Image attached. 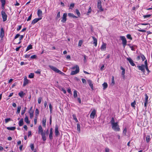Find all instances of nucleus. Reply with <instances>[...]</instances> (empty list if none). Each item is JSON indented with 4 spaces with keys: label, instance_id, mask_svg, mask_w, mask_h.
<instances>
[{
    "label": "nucleus",
    "instance_id": "774afa93",
    "mask_svg": "<svg viewBox=\"0 0 152 152\" xmlns=\"http://www.w3.org/2000/svg\"><path fill=\"white\" fill-rule=\"evenodd\" d=\"M105 152H109V149L107 148H105Z\"/></svg>",
    "mask_w": 152,
    "mask_h": 152
},
{
    "label": "nucleus",
    "instance_id": "13d9d810",
    "mask_svg": "<svg viewBox=\"0 0 152 152\" xmlns=\"http://www.w3.org/2000/svg\"><path fill=\"white\" fill-rule=\"evenodd\" d=\"M145 68L146 70L148 72V74L150 72V71H149V70L148 68V66H145Z\"/></svg>",
    "mask_w": 152,
    "mask_h": 152
},
{
    "label": "nucleus",
    "instance_id": "412c9836",
    "mask_svg": "<svg viewBox=\"0 0 152 152\" xmlns=\"http://www.w3.org/2000/svg\"><path fill=\"white\" fill-rule=\"evenodd\" d=\"M42 12L40 9L38 10L37 11V15L39 17H41L42 15Z\"/></svg>",
    "mask_w": 152,
    "mask_h": 152
},
{
    "label": "nucleus",
    "instance_id": "ddd939ff",
    "mask_svg": "<svg viewBox=\"0 0 152 152\" xmlns=\"http://www.w3.org/2000/svg\"><path fill=\"white\" fill-rule=\"evenodd\" d=\"M42 127L41 125H39L38 127V133L41 134L42 133H44Z\"/></svg>",
    "mask_w": 152,
    "mask_h": 152
},
{
    "label": "nucleus",
    "instance_id": "58836bf2",
    "mask_svg": "<svg viewBox=\"0 0 152 152\" xmlns=\"http://www.w3.org/2000/svg\"><path fill=\"white\" fill-rule=\"evenodd\" d=\"M140 56L142 60V61H144L145 59V57L142 54H140Z\"/></svg>",
    "mask_w": 152,
    "mask_h": 152
},
{
    "label": "nucleus",
    "instance_id": "20e7f679",
    "mask_svg": "<svg viewBox=\"0 0 152 152\" xmlns=\"http://www.w3.org/2000/svg\"><path fill=\"white\" fill-rule=\"evenodd\" d=\"M122 41V43L124 47H125L127 44V41L125 37L123 36L120 37Z\"/></svg>",
    "mask_w": 152,
    "mask_h": 152
},
{
    "label": "nucleus",
    "instance_id": "e2e57ef3",
    "mask_svg": "<svg viewBox=\"0 0 152 152\" xmlns=\"http://www.w3.org/2000/svg\"><path fill=\"white\" fill-rule=\"evenodd\" d=\"M82 82L84 83H86V80L84 79V78H82Z\"/></svg>",
    "mask_w": 152,
    "mask_h": 152
},
{
    "label": "nucleus",
    "instance_id": "ea45409f",
    "mask_svg": "<svg viewBox=\"0 0 152 152\" xmlns=\"http://www.w3.org/2000/svg\"><path fill=\"white\" fill-rule=\"evenodd\" d=\"M74 96L75 98L77 97V91L75 90L74 91Z\"/></svg>",
    "mask_w": 152,
    "mask_h": 152
},
{
    "label": "nucleus",
    "instance_id": "39448f33",
    "mask_svg": "<svg viewBox=\"0 0 152 152\" xmlns=\"http://www.w3.org/2000/svg\"><path fill=\"white\" fill-rule=\"evenodd\" d=\"M97 7L99 9L100 11H103V9L102 7V2L100 0H98Z\"/></svg>",
    "mask_w": 152,
    "mask_h": 152
},
{
    "label": "nucleus",
    "instance_id": "052dcab7",
    "mask_svg": "<svg viewBox=\"0 0 152 152\" xmlns=\"http://www.w3.org/2000/svg\"><path fill=\"white\" fill-rule=\"evenodd\" d=\"M42 98L41 97H39L38 99V103L39 104H40L41 102Z\"/></svg>",
    "mask_w": 152,
    "mask_h": 152
},
{
    "label": "nucleus",
    "instance_id": "a19ab883",
    "mask_svg": "<svg viewBox=\"0 0 152 152\" xmlns=\"http://www.w3.org/2000/svg\"><path fill=\"white\" fill-rule=\"evenodd\" d=\"M75 12L78 16H80V14L79 10L78 9H76L75 10Z\"/></svg>",
    "mask_w": 152,
    "mask_h": 152
},
{
    "label": "nucleus",
    "instance_id": "a878e982",
    "mask_svg": "<svg viewBox=\"0 0 152 152\" xmlns=\"http://www.w3.org/2000/svg\"><path fill=\"white\" fill-rule=\"evenodd\" d=\"M46 119L45 118H43L42 120V126L45 127L46 126Z\"/></svg>",
    "mask_w": 152,
    "mask_h": 152
},
{
    "label": "nucleus",
    "instance_id": "c756f323",
    "mask_svg": "<svg viewBox=\"0 0 152 152\" xmlns=\"http://www.w3.org/2000/svg\"><path fill=\"white\" fill-rule=\"evenodd\" d=\"M77 130L79 132H80V125L79 124H77Z\"/></svg>",
    "mask_w": 152,
    "mask_h": 152
},
{
    "label": "nucleus",
    "instance_id": "f3484780",
    "mask_svg": "<svg viewBox=\"0 0 152 152\" xmlns=\"http://www.w3.org/2000/svg\"><path fill=\"white\" fill-rule=\"evenodd\" d=\"M28 80L27 79L26 77L24 79L23 81V86H25L26 85L28 84Z\"/></svg>",
    "mask_w": 152,
    "mask_h": 152
},
{
    "label": "nucleus",
    "instance_id": "393cba45",
    "mask_svg": "<svg viewBox=\"0 0 152 152\" xmlns=\"http://www.w3.org/2000/svg\"><path fill=\"white\" fill-rule=\"evenodd\" d=\"M25 115L26 117L24 118V121L26 123L29 124L30 123V122L28 120V117L27 115H26V114H25Z\"/></svg>",
    "mask_w": 152,
    "mask_h": 152
},
{
    "label": "nucleus",
    "instance_id": "c85d7f7f",
    "mask_svg": "<svg viewBox=\"0 0 152 152\" xmlns=\"http://www.w3.org/2000/svg\"><path fill=\"white\" fill-rule=\"evenodd\" d=\"M18 95L21 97H22L25 95V93H24L23 91H21L18 93Z\"/></svg>",
    "mask_w": 152,
    "mask_h": 152
},
{
    "label": "nucleus",
    "instance_id": "37998d69",
    "mask_svg": "<svg viewBox=\"0 0 152 152\" xmlns=\"http://www.w3.org/2000/svg\"><path fill=\"white\" fill-rule=\"evenodd\" d=\"M39 114V111L38 109L37 108L35 111V115L37 117L38 115Z\"/></svg>",
    "mask_w": 152,
    "mask_h": 152
},
{
    "label": "nucleus",
    "instance_id": "b1692460",
    "mask_svg": "<svg viewBox=\"0 0 152 152\" xmlns=\"http://www.w3.org/2000/svg\"><path fill=\"white\" fill-rule=\"evenodd\" d=\"M120 68L122 70V75H123V76L124 77H125V69L123 68V67L122 66H121L120 67Z\"/></svg>",
    "mask_w": 152,
    "mask_h": 152
},
{
    "label": "nucleus",
    "instance_id": "72a5a7b5",
    "mask_svg": "<svg viewBox=\"0 0 152 152\" xmlns=\"http://www.w3.org/2000/svg\"><path fill=\"white\" fill-rule=\"evenodd\" d=\"M110 123H111V125L115 123V120L113 117L112 118L111 120L110 121Z\"/></svg>",
    "mask_w": 152,
    "mask_h": 152
},
{
    "label": "nucleus",
    "instance_id": "5701e85b",
    "mask_svg": "<svg viewBox=\"0 0 152 152\" xmlns=\"http://www.w3.org/2000/svg\"><path fill=\"white\" fill-rule=\"evenodd\" d=\"M19 126H22L23 124V118H21L19 122Z\"/></svg>",
    "mask_w": 152,
    "mask_h": 152
},
{
    "label": "nucleus",
    "instance_id": "a211bd4d",
    "mask_svg": "<svg viewBox=\"0 0 152 152\" xmlns=\"http://www.w3.org/2000/svg\"><path fill=\"white\" fill-rule=\"evenodd\" d=\"M92 37L93 39V44H94V46L96 47L97 45V39L94 36H92Z\"/></svg>",
    "mask_w": 152,
    "mask_h": 152
},
{
    "label": "nucleus",
    "instance_id": "423d86ee",
    "mask_svg": "<svg viewBox=\"0 0 152 152\" xmlns=\"http://www.w3.org/2000/svg\"><path fill=\"white\" fill-rule=\"evenodd\" d=\"M139 70H140L144 73L145 72V66L144 64H142L141 66L137 65V66Z\"/></svg>",
    "mask_w": 152,
    "mask_h": 152
},
{
    "label": "nucleus",
    "instance_id": "f257e3e1",
    "mask_svg": "<svg viewBox=\"0 0 152 152\" xmlns=\"http://www.w3.org/2000/svg\"><path fill=\"white\" fill-rule=\"evenodd\" d=\"M49 67L52 70L56 73H58L63 76H64L65 74L63 72L57 69L56 68L51 65H49Z\"/></svg>",
    "mask_w": 152,
    "mask_h": 152
},
{
    "label": "nucleus",
    "instance_id": "c03bdc74",
    "mask_svg": "<svg viewBox=\"0 0 152 152\" xmlns=\"http://www.w3.org/2000/svg\"><path fill=\"white\" fill-rule=\"evenodd\" d=\"M126 37L128 39H130L131 40H132V37H131V35L130 34H127L126 35Z\"/></svg>",
    "mask_w": 152,
    "mask_h": 152
},
{
    "label": "nucleus",
    "instance_id": "bf43d9fd",
    "mask_svg": "<svg viewBox=\"0 0 152 152\" xmlns=\"http://www.w3.org/2000/svg\"><path fill=\"white\" fill-rule=\"evenodd\" d=\"M32 17V14H31L28 17V19H27V21H29L30 20L31 18Z\"/></svg>",
    "mask_w": 152,
    "mask_h": 152
},
{
    "label": "nucleus",
    "instance_id": "6e6552de",
    "mask_svg": "<svg viewBox=\"0 0 152 152\" xmlns=\"http://www.w3.org/2000/svg\"><path fill=\"white\" fill-rule=\"evenodd\" d=\"M67 14L66 13H64L61 18L62 20L61 22L63 23H65L66 21V16Z\"/></svg>",
    "mask_w": 152,
    "mask_h": 152
},
{
    "label": "nucleus",
    "instance_id": "338daca9",
    "mask_svg": "<svg viewBox=\"0 0 152 152\" xmlns=\"http://www.w3.org/2000/svg\"><path fill=\"white\" fill-rule=\"evenodd\" d=\"M30 56V55L29 54H26L25 56V58H29Z\"/></svg>",
    "mask_w": 152,
    "mask_h": 152
},
{
    "label": "nucleus",
    "instance_id": "4d7b16f0",
    "mask_svg": "<svg viewBox=\"0 0 152 152\" xmlns=\"http://www.w3.org/2000/svg\"><path fill=\"white\" fill-rule=\"evenodd\" d=\"M30 147L32 151H33L34 150V145L33 144H31L30 145Z\"/></svg>",
    "mask_w": 152,
    "mask_h": 152
},
{
    "label": "nucleus",
    "instance_id": "9b49d317",
    "mask_svg": "<svg viewBox=\"0 0 152 152\" xmlns=\"http://www.w3.org/2000/svg\"><path fill=\"white\" fill-rule=\"evenodd\" d=\"M42 18H35L32 21L31 24L34 25L36 23H37V22H38L39 20H40Z\"/></svg>",
    "mask_w": 152,
    "mask_h": 152
},
{
    "label": "nucleus",
    "instance_id": "5fc2aeb1",
    "mask_svg": "<svg viewBox=\"0 0 152 152\" xmlns=\"http://www.w3.org/2000/svg\"><path fill=\"white\" fill-rule=\"evenodd\" d=\"M112 83L114 85L115 84V80H114V76H112Z\"/></svg>",
    "mask_w": 152,
    "mask_h": 152
},
{
    "label": "nucleus",
    "instance_id": "bb28decb",
    "mask_svg": "<svg viewBox=\"0 0 152 152\" xmlns=\"http://www.w3.org/2000/svg\"><path fill=\"white\" fill-rule=\"evenodd\" d=\"M141 24L142 25H148V26L146 28H150L151 26H152V25L151 26V25L150 24H149V23H141Z\"/></svg>",
    "mask_w": 152,
    "mask_h": 152
},
{
    "label": "nucleus",
    "instance_id": "2eb2a0df",
    "mask_svg": "<svg viewBox=\"0 0 152 152\" xmlns=\"http://www.w3.org/2000/svg\"><path fill=\"white\" fill-rule=\"evenodd\" d=\"M4 29L3 28H1L0 31V37L1 38H3L4 36Z\"/></svg>",
    "mask_w": 152,
    "mask_h": 152
},
{
    "label": "nucleus",
    "instance_id": "aec40b11",
    "mask_svg": "<svg viewBox=\"0 0 152 152\" xmlns=\"http://www.w3.org/2000/svg\"><path fill=\"white\" fill-rule=\"evenodd\" d=\"M68 16L70 17H72L73 18H77V17L75 16L72 13H69L68 14Z\"/></svg>",
    "mask_w": 152,
    "mask_h": 152
},
{
    "label": "nucleus",
    "instance_id": "4468645a",
    "mask_svg": "<svg viewBox=\"0 0 152 152\" xmlns=\"http://www.w3.org/2000/svg\"><path fill=\"white\" fill-rule=\"evenodd\" d=\"M106 44L105 43L103 42L101 46V49L102 51H104L106 49Z\"/></svg>",
    "mask_w": 152,
    "mask_h": 152
},
{
    "label": "nucleus",
    "instance_id": "79ce46f5",
    "mask_svg": "<svg viewBox=\"0 0 152 152\" xmlns=\"http://www.w3.org/2000/svg\"><path fill=\"white\" fill-rule=\"evenodd\" d=\"M11 120V118H6L5 119V122L6 123H7L9 121H10Z\"/></svg>",
    "mask_w": 152,
    "mask_h": 152
},
{
    "label": "nucleus",
    "instance_id": "e433bc0d",
    "mask_svg": "<svg viewBox=\"0 0 152 152\" xmlns=\"http://www.w3.org/2000/svg\"><path fill=\"white\" fill-rule=\"evenodd\" d=\"M21 107L20 106H18L17 110L16 113H20Z\"/></svg>",
    "mask_w": 152,
    "mask_h": 152
},
{
    "label": "nucleus",
    "instance_id": "4be33fe9",
    "mask_svg": "<svg viewBox=\"0 0 152 152\" xmlns=\"http://www.w3.org/2000/svg\"><path fill=\"white\" fill-rule=\"evenodd\" d=\"M41 136L42 138L43 141H45L46 140V137L45 136V133H42L41 134Z\"/></svg>",
    "mask_w": 152,
    "mask_h": 152
},
{
    "label": "nucleus",
    "instance_id": "09e8293b",
    "mask_svg": "<svg viewBox=\"0 0 152 152\" xmlns=\"http://www.w3.org/2000/svg\"><path fill=\"white\" fill-rule=\"evenodd\" d=\"M26 110V107H25L24 108V110H22V111L21 112V114L22 115H23L24 114Z\"/></svg>",
    "mask_w": 152,
    "mask_h": 152
},
{
    "label": "nucleus",
    "instance_id": "6ab92c4d",
    "mask_svg": "<svg viewBox=\"0 0 152 152\" xmlns=\"http://www.w3.org/2000/svg\"><path fill=\"white\" fill-rule=\"evenodd\" d=\"M53 129L51 128L50 130V133L49 135V137L50 139L52 140L53 139Z\"/></svg>",
    "mask_w": 152,
    "mask_h": 152
},
{
    "label": "nucleus",
    "instance_id": "680f3d73",
    "mask_svg": "<svg viewBox=\"0 0 152 152\" xmlns=\"http://www.w3.org/2000/svg\"><path fill=\"white\" fill-rule=\"evenodd\" d=\"M128 45L129 46L130 48H131L132 50H133V51L134 50V49L133 48V46L130 45V44H128Z\"/></svg>",
    "mask_w": 152,
    "mask_h": 152
},
{
    "label": "nucleus",
    "instance_id": "864d4df0",
    "mask_svg": "<svg viewBox=\"0 0 152 152\" xmlns=\"http://www.w3.org/2000/svg\"><path fill=\"white\" fill-rule=\"evenodd\" d=\"M74 3L71 4L70 5L69 8L70 9H72L74 7Z\"/></svg>",
    "mask_w": 152,
    "mask_h": 152
},
{
    "label": "nucleus",
    "instance_id": "a18cd8bd",
    "mask_svg": "<svg viewBox=\"0 0 152 152\" xmlns=\"http://www.w3.org/2000/svg\"><path fill=\"white\" fill-rule=\"evenodd\" d=\"M136 104V101H134L133 102H132L131 103V106L134 108L135 107V104Z\"/></svg>",
    "mask_w": 152,
    "mask_h": 152
},
{
    "label": "nucleus",
    "instance_id": "69168bd1",
    "mask_svg": "<svg viewBox=\"0 0 152 152\" xmlns=\"http://www.w3.org/2000/svg\"><path fill=\"white\" fill-rule=\"evenodd\" d=\"M1 4H2V5H1L2 8L3 10H4V5H5V3H2Z\"/></svg>",
    "mask_w": 152,
    "mask_h": 152
},
{
    "label": "nucleus",
    "instance_id": "7c9ffc66",
    "mask_svg": "<svg viewBox=\"0 0 152 152\" xmlns=\"http://www.w3.org/2000/svg\"><path fill=\"white\" fill-rule=\"evenodd\" d=\"M32 48V47L31 45H30L27 46V47L26 49V51H27L29 50Z\"/></svg>",
    "mask_w": 152,
    "mask_h": 152
},
{
    "label": "nucleus",
    "instance_id": "f704fd0d",
    "mask_svg": "<svg viewBox=\"0 0 152 152\" xmlns=\"http://www.w3.org/2000/svg\"><path fill=\"white\" fill-rule=\"evenodd\" d=\"M72 117L73 119L76 122H78V121L77 118L75 114H73L72 115Z\"/></svg>",
    "mask_w": 152,
    "mask_h": 152
},
{
    "label": "nucleus",
    "instance_id": "8fccbe9b",
    "mask_svg": "<svg viewBox=\"0 0 152 152\" xmlns=\"http://www.w3.org/2000/svg\"><path fill=\"white\" fill-rule=\"evenodd\" d=\"M151 16V15H143V17L145 18H146L150 17Z\"/></svg>",
    "mask_w": 152,
    "mask_h": 152
},
{
    "label": "nucleus",
    "instance_id": "de8ad7c7",
    "mask_svg": "<svg viewBox=\"0 0 152 152\" xmlns=\"http://www.w3.org/2000/svg\"><path fill=\"white\" fill-rule=\"evenodd\" d=\"M60 17V12H58V13H57V15L56 18V19L57 20Z\"/></svg>",
    "mask_w": 152,
    "mask_h": 152
},
{
    "label": "nucleus",
    "instance_id": "dca6fc26",
    "mask_svg": "<svg viewBox=\"0 0 152 152\" xmlns=\"http://www.w3.org/2000/svg\"><path fill=\"white\" fill-rule=\"evenodd\" d=\"M87 81L88 84H89L91 88L92 89V90H93V85L91 80H88Z\"/></svg>",
    "mask_w": 152,
    "mask_h": 152
},
{
    "label": "nucleus",
    "instance_id": "49530a36",
    "mask_svg": "<svg viewBox=\"0 0 152 152\" xmlns=\"http://www.w3.org/2000/svg\"><path fill=\"white\" fill-rule=\"evenodd\" d=\"M145 102H148V96L147 94H145Z\"/></svg>",
    "mask_w": 152,
    "mask_h": 152
},
{
    "label": "nucleus",
    "instance_id": "0e129e2a",
    "mask_svg": "<svg viewBox=\"0 0 152 152\" xmlns=\"http://www.w3.org/2000/svg\"><path fill=\"white\" fill-rule=\"evenodd\" d=\"M144 63H145V65H144V66H148V64H147V60H146L145 61V62H144Z\"/></svg>",
    "mask_w": 152,
    "mask_h": 152
},
{
    "label": "nucleus",
    "instance_id": "9d476101",
    "mask_svg": "<svg viewBox=\"0 0 152 152\" xmlns=\"http://www.w3.org/2000/svg\"><path fill=\"white\" fill-rule=\"evenodd\" d=\"M96 111L95 109L93 110L92 112L91 113L90 115V118H91L94 119L96 115Z\"/></svg>",
    "mask_w": 152,
    "mask_h": 152
},
{
    "label": "nucleus",
    "instance_id": "c9c22d12",
    "mask_svg": "<svg viewBox=\"0 0 152 152\" xmlns=\"http://www.w3.org/2000/svg\"><path fill=\"white\" fill-rule=\"evenodd\" d=\"M150 140V136L149 135H147L146 137V141L148 143L149 142Z\"/></svg>",
    "mask_w": 152,
    "mask_h": 152
},
{
    "label": "nucleus",
    "instance_id": "0eeeda50",
    "mask_svg": "<svg viewBox=\"0 0 152 152\" xmlns=\"http://www.w3.org/2000/svg\"><path fill=\"white\" fill-rule=\"evenodd\" d=\"M1 15L2 16V18L3 19V21H6L7 20V15L5 12L2 10L1 12Z\"/></svg>",
    "mask_w": 152,
    "mask_h": 152
},
{
    "label": "nucleus",
    "instance_id": "2f4dec72",
    "mask_svg": "<svg viewBox=\"0 0 152 152\" xmlns=\"http://www.w3.org/2000/svg\"><path fill=\"white\" fill-rule=\"evenodd\" d=\"M102 86L103 87V89L104 90L107 87V84L106 83H104L102 84Z\"/></svg>",
    "mask_w": 152,
    "mask_h": 152
},
{
    "label": "nucleus",
    "instance_id": "f03ea898",
    "mask_svg": "<svg viewBox=\"0 0 152 152\" xmlns=\"http://www.w3.org/2000/svg\"><path fill=\"white\" fill-rule=\"evenodd\" d=\"M75 68H76V70L75 71H72L70 73L71 75H74L79 72V66L78 65H76L75 66L73 67L72 68V69H75Z\"/></svg>",
    "mask_w": 152,
    "mask_h": 152
},
{
    "label": "nucleus",
    "instance_id": "603ef678",
    "mask_svg": "<svg viewBox=\"0 0 152 152\" xmlns=\"http://www.w3.org/2000/svg\"><path fill=\"white\" fill-rule=\"evenodd\" d=\"M37 57V56L36 55H34L32 56H31L30 57V58L31 59H34L36 58Z\"/></svg>",
    "mask_w": 152,
    "mask_h": 152
},
{
    "label": "nucleus",
    "instance_id": "cd10ccee",
    "mask_svg": "<svg viewBox=\"0 0 152 152\" xmlns=\"http://www.w3.org/2000/svg\"><path fill=\"white\" fill-rule=\"evenodd\" d=\"M6 128L9 130L13 131L16 129V127L15 126L11 127H7Z\"/></svg>",
    "mask_w": 152,
    "mask_h": 152
},
{
    "label": "nucleus",
    "instance_id": "3c124183",
    "mask_svg": "<svg viewBox=\"0 0 152 152\" xmlns=\"http://www.w3.org/2000/svg\"><path fill=\"white\" fill-rule=\"evenodd\" d=\"M82 43L83 41L82 40H79L78 45V46L80 47L82 45Z\"/></svg>",
    "mask_w": 152,
    "mask_h": 152
},
{
    "label": "nucleus",
    "instance_id": "4c0bfd02",
    "mask_svg": "<svg viewBox=\"0 0 152 152\" xmlns=\"http://www.w3.org/2000/svg\"><path fill=\"white\" fill-rule=\"evenodd\" d=\"M34 76V73H31L28 75L29 77L32 78H33Z\"/></svg>",
    "mask_w": 152,
    "mask_h": 152
},
{
    "label": "nucleus",
    "instance_id": "473e14b6",
    "mask_svg": "<svg viewBox=\"0 0 152 152\" xmlns=\"http://www.w3.org/2000/svg\"><path fill=\"white\" fill-rule=\"evenodd\" d=\"M127 132L126 128H125L123 132V134L124 136H126V133Z\"/></svg>",
    "mask_w": 152,
    "mask_h": 152
},
{
    "label": "nucleus",
    "instance_id": "6e6d98bb",
    "mask_svg": "<svg viewBox=\"0 0 152 152\" xmlns=\"http://www.w3.org/2000/svg\"><path fill=\"white\" fill-rule=\"evenodd\" d=\"M92 10L91 8V7H90V8H89L88 10V11L87 13V14L88 15L89 13H90L91 12Z\"/></svg>",
    "mask_w": 152,
    "mask_h": 152
},
{
    "label": "nucleus",
    "instance_id": "7ed1b4c3",
    "mask_svg": "<svg viewBox=\"0 0 152 152\" xmlns=\"http://www.w3.org/2000/svg\"><path fill=\"white\" fill-rule=\"evenodd\" d=\"M112 128L116 132L119 131L120 130L118 122H116L115 123L112 125Z\"/></svg>",
    "mask_w": 152,
    "mask_h": 152
},
{
    "label": "nucleus",
    "instance_id": "f8f14e48",
    "mask_svg": "<svg viewBox=\"0 0 152 152\" xmlns=\"http://www.w3.org/2000/svg\"><path fill=\"white\" fill-rule=\"evenodd\" d=\"M55 129V135L57 136L60 134V133L58 131V127L57 125H56Z\"/></svg>",
    "mask_w": 152,
    "mask_h": 152
},
{
    "label": "nucleus",
    "instance_id": "1a4fd4ad",
    "mask_svg": "<svg viewBox=\"0 0 152 152\" xmlns=\"http://www.w3.org/2000/svg\"><path fill=\"white\" fill-rule=\"evenodd\" d=\"M127 60L128 61L130 64L132 66H135V65L133 61L132 60V59L130 58H126Z\"/></svg>",
    "mask_w": 152,
    "mask_h": 152
}]
</instances>
